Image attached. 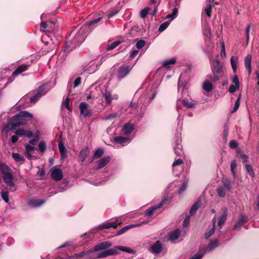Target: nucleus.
<instances>
[{
	"label": "nucleus",
	"mask_w": 259,
	"mask_h": 259,
	"mask_svg": "<svg viewBox=\"0 0 259 259\" xmlns=\"http://www.w3.org/2000/svg\"><path fill=\"white\" fill-rule=\"evenodd\" d=\"M245 168L248 175L252 178H254L255 176V174L254 172L252 166L250 164H246Z\"/></svg>",
	"instance_id": "obj_44"
},
{
	"label": "nucleus",
	"mask_w": 259,
	"mask_h": 259,
	"mask_svg": "<svg viewBox=\"0 0 259 259\" xmlns=\"http://www.w3.org/2000/svg\"><path fill=\"white\" fill-rule=\"evenodd\" d=\"M181 76H180L179 77V79L178 81V89L179 92L181 90H182L183 91L185 89L186 85L185 81L181 80Z\"/></svg>",
	"instance_id": "obj_50"
},
{
	"label": "nucleus",
	"mask_w": 259,
	"mask_h": 259,
	"mask_svg": "<svg viewBox=\"0 0 259 259\" xmlns=\"http://www.w3.org/2000/svg\"><path fill=\"white\" fill-rule=\"evenodd\" d=\"M145 45V41L143 39L138 40L137 42L136 45V47L138 49V50L142 49L144 47Z\"/></svg>",
	"instance_id": "obj_55"
},
{
	"label": "nucleus",
	"mask_w": 259,
	"mask_h": 259,
	"mask_svg": "<svg viewBox=\"0 0 259 259\" xmlns=\"http://www.w3.org/2000/svg\"><path fill=\"white\" fill-rule=\"evenodd\" d=\"M29 65L23 64L19 66L12 73L13 76H16L20 74L23 72L27 70L29 67Z\"/></svg>",
	"instance_id": "obj_17"
},
{
	"label": "nucleus",
	"mask_w": 259,
	"mask_h": 259,
	"mask_svg": "<svg viewBox=\"0 0 259 259\" xmlns=\"http://www.w3.org/2000/svg\"><path fill=\"white\" fill-rule=\"evenodd\" d=\"M104 153V150L102 148H98L95 151V153L94 154V157L95 158H99L103 155Z\"/></svg>",
	"instance_id": "obj_51"
},
{
	"label": "nucleus",
	"mask_w": 259,
	"mask_h": 259,
	"mask_svg": "<svg viewBox=\"0 0 259 259\" xmlns=\"http://www.w3.org/2000/svg\"><path fill=\"white\" fill-rule=\"evenodd\" d=\"M48 85V83H45L39 87L37 90V92L41 96L46 94L49 91H50V89H48L46 88V86Z\"/></svg>",
	"instance_id": "obj_29"
},
{
	"label": "nucleus",
	"mask_w": 259,
	"mask_h": 259,
	"mask_svg": "<svg viewBox=\"0 0 259 259\" xmlns=\"http://www.w3.org/2000/svg\"><path fill=\"white\" fill-rule=\"evenodd\" d=\"M41 96L37 92L30 98V102L32 103H36Z\"/></svg>",
	"instance_id": "obj_48"
},
{
	"label": "nucleus",
	"mask_w": 259,
	"mask_h": 259,
	"mask_svg": "<svg viewBox=\"0 0 259 259\" xmlns=\"http://www.w3.org/2000/svg\"><path fill=\"white\" fill-rule=\"evenodd\" d=\"M89 153L88 149H82L80 151L79 157L81 162H83L87 158Z\"/></svg>",
	"instance_id": "obj_36"
},
{
	"label": "nucleus",
	"mask_w": 259,
	"mask_h": 259,
	"mask_svg": "<svg viewBox=\"0 0 259 259\" xmlns=\"http://www.w3.org/2000/svg\"><path fill=\"white\" fill-rule=\"evenodd\" d=\"M119 11V10L117 8H112L109 11V13L108 14V18H110L114 15H116Z\"/></svg>",
	"instance_id": "obj_49"
},
{
	"label": "nucleus",
	"mask_w": 259,
	"mask_h": 259,
	"mask_svg": "<svg viewBox=\"0 0 259 259\" xmlns=\"http://www.w3.org/2000/svg\"><path fill=\"white\" fill-rule=\"evenodd\" d=\"M102 17H99L97 18L94 19L93 20L90 21L89 22H87L86 26L88 27V26L97 24L99 23L102 19Z\"/></svg>",
	"instance_id": "obj_47"
},
{
	"label": "nucleus",
	"mask_w": 259,
	"mask_h": 259,
	"mask_svg": "<svg viewBox=\"0 0 259 259\" xmlns=\"http://www.w3.org/2000/svg\"><path fill=\"white\" fill-rule=\"evenodd\" d=\"M237 166L236 161L235 160H233L231 161L230 167H231V171L233 175V178H235L236 177V172L235 169Z\"/></svg>",
	"instance_id": "obj_43"
},
{
	"label": "nucleus",
	"mask_w": 259,
	"mask_h": 259,
	"mask_svg": "<svg viewBox=\"0 0 259 259\" xmlns=\"http://www.w3.org/2000/svg\"><path fill=\"white\" fill-rule=\"evenodd\" d=\"M11 169L6 164H0V171L4 175L11 172Z\"/></svg>",
	"instance_id": "obj_40"
},
{
	"label": "nucleus",
	"mask_w": 259,
	"mask_h": 259,
	"mask_svg": "<svg viewBox=\"0 0 259 259\" xmlns=\"http://www.w3.org/2000/svg\"><path fill=\"white\" fill-rule=\"evenodd\" d=\"M227 209L226 208H224L223 214L219 217V221L218 223V226L220 227L221 229L222 228V226L224 224L227 220Z\"/></svg>",
	"instance_id": "obj_22"
},
{
	"label": "nucleus",
	"mask_w": 259,
	"mask_h": 259,
	"mask_svg": "<svg viewBox=\"0 0 259 259\" xmlns=\"http://www.w3.org/2000/svg\"><path fill=\"white\" fill-rule=\"evenodd\" d=\"M137 226H138V225H130L126 226L117 232V235L119 236V235L124 233L125 232H126L129 229H130L133 227H136Z\"/></svg>",
	"instance_id": "obj_35"
},
{
	"label": "nucleus",
	"mask_w": 259,
	"mask_h": 259,
	"mask_svg": "<svg viewBox=\"0 0 259 259\" xmlns=\"http://www.w3.org/2000/svg\"><path fill=\"white\" fill-rule=\"evenodd\" d=\"M103 97L105 100L106 105L108 106L111 104L113 101L117 100L119 96L117 94H112L110 91L106 90L103 93Z\"/></svg>",
	"instance_id": "obj_6"
},
{
	"label": "nucleus",
	"mask_w": 259,
	"mask_h": 259,
	"mask_svg": "<svg viewBox=\"0 0 259 259\" xmlns=\"http://www.w3.org/2000/svg\"><path fill=\"white\" fill-rule=\"evenodd\" d=\"M70 98L67 97L64 101L63 104L64 106L69 110L71 111V108L69 107Z\"/></svg>",
	"instance_id": "obj_58"
},
{
	"label": "nucleus",
	"mask_w": 259,
	"mask_h": 259,
	"mask_svg": "<svg viewBox=\"0 0 259 259\" xmlns=\"http://www.w3.org/2000/svg\"><path fill=\"white\" fill-rule=\"evenodd\" d=\"M115 248L116 249L117 251L118 250H119L123 251L129 253H134V251L132 249L129 248L128 247H126V246H115Z\"/></svg>",
	"instance_id": "obj_38"
},
{
	"label": "nucleus",
	"mask_w": 259,
	"mask_h": 259,
	"mask_svg": "<svg viewBox=\"0 0 259 259\" xmlns=\"http://www.w3.org/2000/svg\"><path fill=\"white\" fill-rule=\"evenodd\" d=\"M246 222V220L243 214L239 215L237 222L234 225V230L240 228Z\"/></svg>",
	"instance_id": "obj_19"
},
{
	"label": "nucleus",
	"mask_w": 259,
	"mask_h": 259,
	"mask_svg": "<svg viewBox=\"0 0 259 259\" xmlns=\"http://www.w3.org/2000/svg\"><path fill=\"white\" fill-rule=\"evenodd\" d=\"M120 43L121 41L120 40L114 41L108 45L107 49L108 51L112 50L117 47Z\"/></svg>",
	"instance_id": "obj_45"
},
{
	"label": "nucleus",
	"mask_w": 259,
	"mask_h": 259,
	"mask_svg": "<svg viewBox=\"0 0 259 259\" xmlns=\"http://www.w3.org/2000/svg\"><path fill=\"white\" fill-rule=\"evenodd\" d=\"M226 190L227 189L223 186H219L217 189L218 196L220 197H224L226 194Z\"/></svg>",
	"instance_id": "obj_37"
},
{
	"label": "nucleus",
	"mask_w": 259,
	"mask_h": 259,
	"mask_svg": "<svg viewBox=\"0 0 259 259\" xmlns=\"http://www.w3.org/2000/svg\"><path fill=\"white\" fill-rule=\"evenodd\" d=\"M180 140L177 139L176 141V145L174 147V150L178 156H181L183 154L182 151V146L179 143Z\"/></svg>",
	"instance_id": "obj_21"
},
{
	"label": "nucleus",
	"mask_w": 259,
	"mask_h": 259,
	"mask_svg": "<svg viewBox=\"0 0 259 259\" xmlns=\"http://www.w3.org/2000/svg\"><path fill=\"white\" fill-rule=\"evenodd\" d=\"M45 202V200L44 199H36L30 200L28 204L32 207H38L43 204Z\"/></svg>",
	"instance_id": "obj_24"
},
{
	"label": "nucleus",
	"mask_w": 259,
	"mask_h": 259,
	"mask_svg": "<svg viewBox=\"0 0 259 259\" xmlns=\"http://www.w3.org/2000/svg\"><path fill=\"white\" fill-rule=\"evenodd\" d=\"M51 177L56 181H60L63 178L62 170L59 168H54L51 169Z\"/></svg>",
	"instance_id": "obj_10"
},
{
	"label": "nucleus",
	"mask_w": 259,
	"mask_h": 259,
	"mask_svg": "<svg viewBox=\"0 0 259 259\" xmlns=\"http://www.w3.org/2000/svg\"><path fill=\"white\" fill-rule=\"evenodd\" d=\"M230 62L233 71L234 72H235L237 68L238 57L236 56H232L231 58Z\"/></svg>",
	"instance_id": "obj_33"
},
{
	"label": "nucleus",
	"mask_w": 259,
	"mask_h": 259,
	"mask_svg": "<svg viewBox=\"0 0 259 259\" xmlns=\"http://www.w3.org/2000/svg\"><path fill=\"white\" fill-rule=\"evenodd\" d=\"M12 157L16 162H19L23 164L25 162V159L23 156L17 153H13Z\"/></svg>",
	"instance_id": "obj_31"
},
{
	"label": "nucleus",
	"mask_w": 259,
	"mask_h": 259,
	"mask_svg": "<svg viewBox=\"0 0 259 259\" xmlns=\"http://www.w3.org/2000/svg\"><path fill=\"white\" fill-rule=\"evenodd\" d=\"M182 103L185 107L188 108H193L195 107V103L193 102L189 101L187 99L183 100Z\"/></svg>",
	"instance_id": "obj_42"
},
{
	"label": "nucleus",
	"mask_w": 259,
	"mask_h": 259,
	"mask_svg": "<svg viewBox=\"0 0 259 259\" xmlns=\"http://www.w3.org/2000/svg\"><path fill=\"white\" fill-rule=\"evenodd\" d=\"M219 241L218 239L211 240L207 248H203L199 250L198 252L195 254L190 259H201L207 251H211L219 246Z\"/></svg>",
	"instance_id": "obj_4"
},
{
	"label": "nucleus",
	"mask_w": 259,
	"mask_h": 259,
	"mask_svg": "<svg viewBox=\"0 0 259 259\" xmlns=\"http://www.w3.org/2000/svg\"><path fill=\"white\" fill-rule=\"evenodd\" d=\"M87 26H83L78 31L72 40L70 41V40L67 39L64 47V51H71L76 47L80 45V44L83 42L87 36Z\"/></svg>",
	"instance_id": "obj_2"
},
{
	"label": "nucleus",
	"mask_w": 259,
	"mask_h": 259,
	"mask_svg": "<svg viewBox=\"0 0 259 259\" xmlns=\"http://www.w3.org/2000/svg\"><path fill=\"white\" fill-rule=\"evenodd\" d=\"M212 75H208L210 80L215 82L220 79V74L222 71V66L218 59L213 60L211 63Z\"/></svg>",
	"instance_id": "obj_3"
},
{
	"label": "nucleus",
	"mask_w": 259,
	"mask_h": 259,
	"mask_svg": "<svg viewBox=\"0 0 259 259\" xmlns=\"http://www.w3.org/2000/svg\"><path fill=\"white\" fill-rule=\"evenodd\" d=\"M240 96H239V97L237 98L236 101H235V105L233 107V109L232 111V113L235 112L238 109L239 105H240Z\"/></svg>",
	"instance_id": "obj_56"
},
{
	"label": "nucleus",
	"mask_w": 259,
	"mask_h": 259,
	"mask_svg": "<svg viewBox=\"0 0 259 259\" xmlns=\"http://www.w3.org/2000/svg\"><path fill=\"white\" fill-rule=\"evenodd\" d=\"M15 134L18 137H24L28 138L33 136V133L31 131L25 130L23 128H20L15 131Z\"/></svg>",
	"instance_id": "obj_11"
},
{
	"label": "nucleus",
	"mask_w": 259,
	"mask_h": 259,
	"mask_svg": "<svg viewBox=\"0 0 259 259\" xmlns=\"http://www.w3.org/2000/svg\"><path fill=\"white\" fill-rule=\"evenodd\" d=\"M205 11L206 12V14L207 16L208 17H210L211 15V5L209 4L207 5V6L205 8Z\"/></svg>",
	"instance_id": "obj_57"
},
{
	"label": "nucleus",
	"mask_w": 259,
	"mask_h": 259,
	"mask_svg": "<svg viewBox=\"0 0 259 259\" xmlns=\"http://www.w3.org/2000/svg\"><path fill=\"white\" fill-rule=\"evenodd\" d=\"M180 235V231L179 229H176L172 232L169 235V240L175 241L178 239Z\"/></svg>",
	"instance_id": "obj_34"
},
{
	"label": "nucleus",
	"mask_w": 259,
	"mask_h": 259,
	"mask_svg": "<svg viewBox=\"0 0 259 259\" xmlns=\"http://www.w3.org/2000/svg\"><path fill=\"white\" fill-rule=\"evenodd\" d=\"M33 117L32 114L27 111H20L9 119L5 128L7 132L13 131L17 126L26 124Z\"/></svg>",
	"instance_id": "obj_1"
},
{
	"label": "nucleus",
	"mask_w": 259,
	"mask_h": 259,
	"mask_svg": "<svg viewBox=\"0 0 259 259\" xmlns=\"http://www.w3.org/2000/svg\"><path fill=\"white\" fill-rule=\"evenodd\" d=\"M201 204V201H197L195 203L193 204L190 210V215H193L195 214L196 212V211L197 210L198 208L200 206Z\"/></svg>",
	"instance_id": "obj_32"
},
{
	"label": "nucleus",
	"mask_w": 259,
	"mask_h": 259,
	"mask_svg": "<svg viewBox=\"0 0 259 259\" xmlns=\"http://www.w3.org/2000/svg\"><path fill=\"white\" fill-rule=\"evenodd\" d=\"M112 246V243L108 241H106L104 242H102L94 247L93 249H92L93 252L95 251H99L103 250H105L110 248Z\"/></svg>",
	"instance_id": "obj_9"
},
{
	"label": "nucleus",
	"mask_w": 259,
	"mask_h": 259,
	"mask_svg": "<svg viewBox=\"0 0 259 259\" xmlns=\"http://www.w3.org/2000/svg\"><path fill=\"white\" fill-rule=\"evenodd\" d=\"M3 179L8 185L10 186H14V182L13 181V178L12 175V170L7 174L3 175Z\"/></svg>",
	"instance_id": "obj_14"
},
{
	"label": "nucleus",
	"mask_w": 259,
	"mask_h": 259,
	"mask_svg": "<svg viewBox=\"0 0 259 259\" xmlns=\"http://www.w3.org/2000/svg\"><path fill=\"white\" fill-rule=\"evenodd\" d=\"M133 124L128 123L125 124L122 128V131L123 132L124 134L126 135H129L133 132Z\"/></svg>",
	"instance_id": "obj_25"
},
{
	"label": "nucleus",
	"mask_w": 259,
	"mask_h": 259,
	"mask_svg": "<svg viewBox=\"0 0 259 259\" xmlns=\"http://www.w3.org/2000/svg\"><path fill=\"white\" fill-rule=\"evenodd\" d=\"M117 116V113H110L104 118L105 120H112L114 119Z\"/></svg>",
	"instance_id": "obj_53"
},
{
	"label": "nucleus",
	"mask_w": 259,
	"mask_h": 259,
	"mask_svg": "<svg viewBox=\"0 0 259 259\" xmlns=\"http://www.w3.org/2000/svg\"><path fill=\"white\" fill-rule=\"evenodd\" d=\"M115 142L117 143L124 145L125 143H130V139L128 138H125L120 136L115 137L114 139Z\"/></svg>",
	"instance_id": "obj_26"
},
{
	"label": "nucleus",
	"mask_w": 259,
	"mask_h": 259,
	"mask_svg": "<svg viewBox=\"0 0 259 259\" xmlns=\"http://www.w3.org/2000/svg\"><path fill=\"white\" fill-rule=\"evenodd\" d=\"M169 200V198H164L162 199V200L160 202V203L155 205L153 206L148 209L145 212V214L147 216H151L153 214V212L155 210L161 207L166 201H168Z\"/></svg>",
	"instance_id": "obj_7"
},
{
	"label": "nucleus",
	"mask_w": 259,
	"mask_h": 259,
	"mask_svg": "<svg viewBox=\"0 0 259 259\" xmlns=\"http://www.w3.org/2000/svg\"><path fill=\"white\" fill-rule=\"evenodd\" d=\"M252 56L250 54H248L245 58V66L248 71V74L250 75L251 72V60Z\"/></svg>",
	"instance_id": "obj_20"
},
{
	"label": "nucleus",
	"mask_w": 259,
	"mask_h": 259,
	"mask_svg": "<svg viewBox=\"0 0 259 259\" xmlns=\"http://www.w3.org/2000/svg\"><path fill=\"white\" fill-rule=\"evenodd\" d=\"M54 24L53 22H50L49 23L46 22H42L40 26V30L44 32L50 31V30H48L47 28L51 29Z\"/></svg>",
	"instance_id": "obj_23"
},
{
	"label": "nucleus",
	"mask_w": 259,
	"mask_h": 259,
	"mask_svg": "<svg viewBox=\"0 0 259 259\" xmlns=\"http://www.w3.org/2000/svg\"><path fill=\"white\" fill-rule=\"evenodd\" d=\"M88 105L85 102H81L79 104V109L80 114L84 117H87L91 115L90 110L88 109Z\"/></svg>",
	"instance_id": "obj_12"
},
{
	"label": "nucleus",
	"mask_w": 259,
	"mask_h": 259,
	"mask_svg": "<svg viewBox=\"0 0 259 259\" xmlns=\"http://www.w3.org/2000/svg\"><path fill=\"white\" fill-rule=\"evenodd\" d=\"M222 49L221 52V55L222 57L225 58L226 57L225 43L222 42L221 43Z\"/></svg>",
	"instance_id": "obj_64"
},
{
	"label": "nucleus",
	"mask_w": 259,
	"mask_h": 259,
	"mask_svg": "<svg viewBox=\"0 0 259 259\" xmlns=\"http://www.w3.org/2000/svg\"><path fill=\"white\" fill-rule=\"evenodd\" d=\"M38 148L40 151L44 152L46 150V143L44 141H41L38 144Z\"/></svg>",
	"instance_id": "obj_54"
},
{
	"label": "nucleus",
	"mask_w": 259,
	"mask_h": 259,
	"mask_svg": "<svg viewBox=\"0 0 259 259\" xmlns=\"http://www.w3.org/2000/svg\"><path fill=\"white\" fill-rule=\"evenodd\" d=\"M203 89L207 92H210L212 89V84L208 80H205L203 84Z\"/></svg>",
	"instance_id": "obj_39"
},
{
	"label": "nucleus",
	"mask_w": 259,
	"mask_h": 259,
	"mask_svg": "<svg viewBox=\"0 0 259 259\" xmlns=\"http://www.w3.org/2000/svg\"><path fill=\"white\" fill-rule=\"evenodd\" d=\"M149 9L145 8L140 12V17L142 18H144L146 17L148 13Z\"/></svg>",
	"instance_id": "obj_61"
},
{
	"label": "nucleus",
	"mask_w": 259,
	"mask_h": 259,
	"mask_svg": "<svg viewBox=\"0 0 259 259\" xmlns=\"http://www.w3.org/2000/svg\"><path fill=\"white\" fill-rule=\"evenodd\" d=\"M169 25V22H168L167 21L162 23L159 27L158 31L160 32L163 31L164 30H165L167 28V27Z\"/></svg>",
	"instance_id": "obj_52"
},
{
	"label": "nucleus",
	"mask_w": 259,
	"mask_h": 259,
	"mask_svg": "<svg viewBox=\"0 0 259 259\" xmlns=\"http://www.w3.org/2000/svg\"><path fill=\"white\" fill-rule=\"evenodd\" d=\"M110 160V157L107 156L102 158L97 161V167L96 169H99L104 167Z\"/></svg>",
	"instance_id": "obj_16"
},
{
	"label": "nucleus",
	"mask_w": 259,
	"mask_h": 259,
	"mask_svg": "<svg viewBox=\"0 0 259 259\" xmlns=\"http://www.w3.org/2000/svg\"><path fill=\"white\" fill-rule=\"evenodd\" d=\"M232 81L235 84L237 88L238 89L239 87V81L237 75H236L233 76L232 78Z\"/></svg>",
	"instance_id": "obj_60"
},
{
	"label": "nucleus",
	"mask_w": 259,
	"mask_h": 259,
	"mask_svg": "<svg viewBox=\"0 0 259 259\" xmlns=\"http://www.w3.org/2000/svg\"><path fill=\"white\" fill-rule=\"evenodd\" d=\"M176 59L174 58H171L168 60H166L163 63V66L169 68L171 65H173L176 63Z\"/></svg>",
	"instance_id": "obj_41"
},
{
	"label": "nucleus",
	"mask_w": 259,
	"mask_h": 259,
	"mask_svg": "<svg viewBox=\"0 0 259 259\" xmlns=\"http://www.w3.org/2000/svg\"><path fill=\"white\" fill-rule=\"evenodd\" d=\"M133 67L130 65L120 66L117 72V78L118 80H121L126 77L131 72Z\"/></svg>",
	"instance_id": "obj_5"
},
{
	"label": "nucleus",
	"mask_w": 259,
	"mask_h": 259,
	"mask_svg": "<svg viewBox=\"0 0 259 259\" xmlns=\"http://www.w3.org/2000/svg\"><path fill=\"white\" fill-rule=\"evenodd\" d=\"M215 229V221L214 220H213L212 223V227L210 229V230L206 232L204 234V237L206 239H208L209 237H210L214 233Z\"/></svg>",
	"instance_id": "obj_30"
},
{
	"label": "nucleus",
	"mask_w": 259,
	"mask_h": 259,
	"mask_svg": "<svg viewBox=\"0 0 259 259\" xmlns=\"http://www.w3.org/2000/svg\"><path fill=\"white\" fill-rule=\"evenodd\" d=\"M2 197L5 202H8L9 199L8 192H2Z\"/></svg>",
	"instance_id": "obj_59"
},
{
	"label": "nucleus",
	"mask_w": 259,
	"mask_h": 259,
	"mask_svg": "<svg viewBox=\"0 0 259 259\" xmlns=\"http://www.w3.org/2000/svg\"><path fill=\"white\" fill-rule=\"evenodd\" d=\"M120 223H118L116 221L113 222H108L104 223L99 226V228L101 229H109L111 228H116Z\"/></svg>",
	"instance_id": "obj_15"
},
{
	"label": "nucleus",
	"mask_w": 259,
	"mask_h": 259,
	"mask_svg": "<svg viewBox=\"0 0 259 259\" xmlns=\"http://www.w3.org/2000/svg\"><path fill=\"white\" fill-rule=\"evenodd\" d=\"M93 252L92 249L88 250V251H83L78 253L75 254L73 257H75L76 258H82L85 256L88 257V255Z\"/></svg>",
	"instance_id": "obj_28"
},
{
	"label": "nucleus",
	"mask_w": 259,
	"mask_h": 259,
	"mask_svg": "<svg viewBox=\"0 0 259 259\" xmlns=\"http://www.w3.org/2000/svg\"><path fill=\"white\" fill-rule=\"evenodd\" d=\"M102 17H99L97 18L94 19L93 20L90 21L89 22H87L86 26L88 27V26L97 24L99 23L102 19Z\"/></svg>",
	"instance_id": "obj_46"
},
{
	"label": "nucleus",
	"mask_w": 259,
	"mask_h": 259,
	"mask_svg": "<svg viewBox=\"0 0 259 259\" xmlns=\"http://www.w3.org/2000/svg\"><path fill=\"white\" fill-rule=\"evenodd\" d=\"M222 183L223 184V187L225 188L227 191H230L232 188V186L234 184L228 179H224L222 180Z\"/></svg>",
	"instance_id": "obj_27"
},
{
	"label": "nucleus",
	"mask_w": 259,
	"mask_h": 259,
	"mask_svg": "<svg viewBox=\"0 0 259 259\" xmlns=\"http://www.w3.org/2000/svg\"><path fill=\"white\" fill-rule=\"evenodd\" d=\"M118 254V251L116 250L115 246L112 248H110L107 250H104L100 252L97 254V258H103L106 257L108 256Z\"/></svg>",
	"instance_id": "obj_8"
},
{
	"label": "nucleus",
	"mask_w": 259,
	"mask_h": 259,
	"mask_svg": "<svg viewBox=\"0 0 259 259\" xmlns=\"http://www.w3.org/2000/svg\"><path fill=\"white\" fill-rule=\"evenodd\" d=\"M25 147L27 153H30L35 149L34 147L29 144L25 145Z\"/></svg>",
	"instance_id": "obj_63"
},
{
	"label": "nucleus",
	"mask_w": 259,
	"mask_h": 259,
	"mask_svg": "<svg viewBox=\"0 0 259 259\" xmlns=\"http://www.w3.org/2000/svg\"><path fill=\"white\" fill-rule=\"evenodd\" d=\"M59 150L61 154V159H64L67 157V153L66 148L62 141L58 144Z\"/></svg>",
	"instance_id": "obj_18"
},
{
	"label": "nucleus",
	"mask_w": 259,
	"mask_h": 259,
	"mask_svg": "<svg viewBox=\"0 0 259 259\" xmlns=\"http://www.w3.org/2000/svg\"><path fill=\"white\" fill-rule=\"evenodd\" d=\"M229 146L231 148L235 149L238 147V144L236 141L233 140L230 142Z\"/></svg>",
	"instance_id": "obj_62"
},
{
	"label": "nucleus",
	"mask_w": 259,
	"mask_h": 259,
	"mask_svg": "<svg viewBox=\"0 0 259 259\" xmlns=\"http://www.w3.org/2000/svg\"><path fill=\"white\" fill-rule=\"evenodd\" d=\"M162 250V244L159 241H157L151 246L150 252L154 254H159Z\"/></svg>",
	"instance_id": "obj_13"
}]
</instances>
